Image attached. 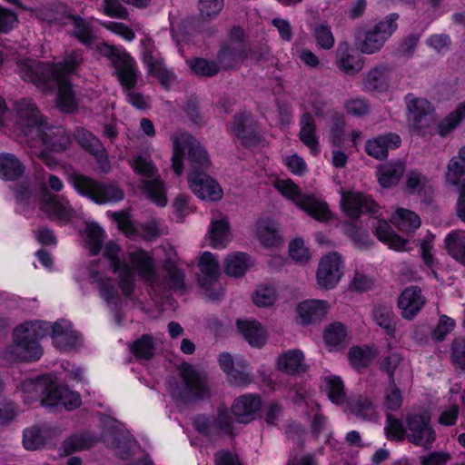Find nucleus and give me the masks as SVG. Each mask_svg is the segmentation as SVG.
<instances>
[{
	"mask_svg": "<svg viewBox=\"0 0 465 465\" xmlns=\"http://www.w3.org/2000/svg\"><path fill=\"white\" fill-rule=\"evenodd\" d=\"M84 62L82 50L65 53L63 61L57 64L42 63L31 59L17 61V73L24 81L30 82L46 93L53 89L52 83L58 87L57 106L65 113L76 108V101L69 80L71 74L78 72Z\"/></svg>",
	"mask_w": 465,
	"mask_h": 465,
	"instance_id": "f257e3e1",
	"label": "nucleus"
},
{
	"mask_svg": "<svg viewBox=\"0 0 465 465\" xmlns=\"http://www.w3.org/2000/svg\"><path fill=\"white\" fill-rule=\"evenodd\" d=\"M46 322H31L17 326L13 331V343L5 351L10 361H37L43 354L39 340L46 334Z\"/></svg>",
	"mask_w": 465,
	"mask_h": 465,
	"instance_id": "f03ea898",
	"label": "nucleus"
},
{
	"mask_svg": "<svg viewBox=\"0 0 465 465\" xmlns=\"http://www.w3.org/2000/svg\"><path fill=\"white\" fill-rule=\"evenodd\" d=\"M173 143L172 167L179 176L183 172V158L188 151L190 171L204 172L210 166V158L199 141L185 131L177 130L170 137Z\"/></svg>",
	"mask_w": 465,
	"mask_h": 465,
	"instance_id": "7ed1b4c3",
	"label": "nucleus"
},
{
	"mask_svg": "<svg viewBox=\"0 0 465 465\" xmlns=\"http://www.w3.org/2000/svg\"><path fill=\"white\" fill-rule=\"evenodd\" d=\"M398 18V15L390 14L362 32L359 31L355 36V45L358 51L366 55L381 52L386 42L397 31Z\"/></svg>",
	"mask_w": 465,
	"mask_h": 465,
	"instance_id": "20e7f679",
	"label": "nucleus"
},
{
	"mask_svg": "<svg viewBox=\"0 0 465 465\" xmlns=\"http://www.w3.org/2000/svg\"><path fill=\"white\" fill-rule=\"evenodd\" d=\"M69 183L80 195L91 199L96 204L114 203L124 197V191L118 185L103 183L84 174H70Z\"/></svg>",
	"mask_w": 465,
	"mask_h": 465,
	"instance_id": "39448f33",
	"label": "nucleus"
},
{
	"mask_svg": "<svg viewBox=\"0 0 465 465\" xmlns=\"http://www.w3.org/2000/svg\"><path fill=\"white\" fill-rule=\"evenodd\" d=\"M179 371L181 382L170 389L174 400L187 403L208 396L209 389L203 373L196 371L189 363H183Z\"/></svg>",
	"mask_w": 465,
	"mask_h": 465,
	"instance_id": "423d86ee",
	"label": "nucleus"
},
{
	"mask_svg": "<svg viewBox=\"0 0 465 465\" xmlns=\"http://www.w3.org/2000/svg\"><path fill=\"white\" fill-rule=\"evenodd\" d=\"M275 189L284 197L292 200L297 207L314 219L324 222L331 218V212L325 203L310 194H302L299 187L290 179L277 180Z\"/></svg>",
	"mask_w": 465,
	"mask_h": 465,
	"instance_id": "0eeeda50",
	"label": "nucleus"
},
{
	"mask_svg": "<svg viewBox=\"0 0 465 465\" xmlns=\"http://www.w3.org/2000/svg\"><path fill=\"white\" fill-rule=\"evenodd\" d=\"M134 171L143 178V188L150 199L159 206L167 203V198L163 182L158 175V170L149 156L137 155L130 162Z\"/></svg>",
	"mask_w": 465,
	"mask_h": 465,
	"instance_id": "6e6552de",
	"label": "nucleus"
},
{
	"mask_svg": "<svg viewBox=\"0 0 465 465\" xmlns=\"http://www.w3.org/2000/svg\"><path fill=\"white\" fill-rule=\"evenodd\" d=\"M411 127L424 134L435 123V107L428 99L408 94L404 98Z\"/></svg>",
	"mask_w": 465,
	"mask_h": 465,
	"instance_id": "1a4fd4ad",
	"label": "nucleus"
},
{
	"mask_svg": "<svg viewBox=\"0 0 465 465\" xmlns=\"http://www.w3.org/2000/svg\"><path fill=\"white\" fill-rule=\"evenodd\" d=\"M15 124L20 134L29 143L36 134H40L45 121L31 99H22L15 104Z\"/></svg>",
	"mask_w": 465,
	"mask_h": 465,
	"instance_id": "9d476101",
	"label": "nucleus"
},
{
	"mask_svg": "<svg viewBox=\"0 0 465 465\" xmlns=\"http://www.w3.org/2000/svg\"><path fill=\"white\" fill-rule=\"evenodd\" d=\"M141 48L142 60L148 74L155 77L163 87L170 86L175 81V74L165 65L153 41L149 37H144L141 40Z\"/></svg>",
	"mask_w": 465,
	"mask_h": 465,
	"instance_id": "9b49d317",
	"label": "nucleus"
},
{
	"mask_svg": "<svg viewBox=\"0 0 465 465\" xmlns=\"http://www.w3.org/2000/svg\"><path fill=\"white\" fill-rule=\"evenodd\" d=\"M407 438L411 443L430 448L435 440V432L426 412H412L406 417Z\"/></svg>",
	"mask_w": 465,
	"mask_h": 465,
	"instance_id": "f8f14e48",
	"label": "nucleus"
},
{
	"mask_svg": "<svg viewBox=\"0 0 465 465\" xmlns=\"http://www.w3.org/2000/svg\"><path fill=\"white\" fill-rule=\"evenodd\" d=\"M103 254L110 262L114 272L118 274L119 287L123 294L130 296L134 290L135 278L128 264L121 260L120 247L116 243L109 242L105 244Z\"/></svg>",
	"mask_w": 465,
	"mask_h": 465,
	"instance_id": "ddd939ff",
	"label": "nucleus"
},
{
	"mask_svg": "<svg viewBox=\"0 0 465 465\" xmlns=\"http://www.w3.org/2000/svg\"><path fill=\"white\" fill-rule=\"evenodd\" d=\"M343 262L338 252H332L322 256L316 272L317 285L322 290H331L341 281Z\"/></svg>",
	"mask_w": 465,
	"mask_h": 465,
	"instance_id": "4468645a",
	"label": "nucleus"
},
{
	"mask_svg": "<svg viewBox=\"0 0 465 465\" xmlns=\"http://www.w3.org/2000/svg\"><path fill=\"white\" fill-rule=\"evenodd\" d=\"M71 143L68 133L60 126H51L45 123L40 134L29 143L31 148H42L53 153L66 150Z\"/></svg>",
	"mask_w": 465,
	"mask_h": 465,
	"instance_id": "2eb2a0df",
	"label": "nucleus"
},
{
	"mask_svg": "<svg viewBox=\"0 0 465 465\" xmlns=\"http://www.w3.org/2000/svg\"><path fill=\"white\" fill-rule=\"evenodd\" d=\"M129 268L134 273V271L140 279L152 288H161L164 284V280L157 273L152 257L143 250L131 252L128 255Z\"/></svg>",
	"mask_w": 465,
	"mask_h": 465,
	"instance_id": "dca6fc26",
	"label": "nucleus"
},
{
	"mask_svg": "<svg viewBox=\"0 0 465 465\" xmlns=\"http://www.w3.org/2000/svg\"><path fill=\"white\" fill-rule=\"evenodd\" d=\"M187 180L190 189L199 199L217 202L223 198L222 187L205 172L189 171Z\"/></svg>",
	"mask_w": 465,
	"mask_h": 465,
	"instance_id": "f3484780",
	"label": "nucleus"
},
{
	"mask_svg": "<svg viewBox=\"0 0 465 465\" xmlns=\"http://www.w3.org/2000/svg\"><path fill=\"white\" fill-rule=\"evenodd\" d=\"M40 209L49 219L62 224L68 223L74 214V210L67 199L48 192L41 198Z\"/></svg>",
	"mask_w": 465,
	"mask_h": 465,
	"instance_id": "a211bd4d",
	"label": "nucleus"
},
{
	"mask_svg": "<svg viewBox=\"0 0 465 465\" xmlns=\"http://www.w3.org/2000/svg\"><path fill=\"white\" fill-rule=\"evenodd\" d=\"M193 424L198 431L207 435L231 434L233 421L227 409L219 408L214 419L198 416L195 418Z\"/></svg>",
	"mask_w": 465,
	"mask_h": 465,
	"instance_id": "6ab92c4d",
	"label": "nucleus"
},
{
	"mask_svg": "<svg viewBox=\"0 0 465 465\" xmlns=\"http://www.w3.org/2000/svg\"><path fill=\"white\" fill-rule=\"evenodd\" d=\"M81 404V398L77 392L67 387L57 385L54 381L50 392L42 398V406L53 408L63 406L66 410H74Z\"/></svg>",
	"mask_w": 465,
	"mask_h": 465,
	"instance_id": "aec40b11",
	"label": "nucleus"
},
{
	"mask_svg": "<svg viewBox=\"0 0 465 465\" xmlns=\"http://www.w3.org/2000/svg\"><path fill=\"white\" fill-rule=\"evenodd\" d=\"M74 137L78 143L89 152L96 159L101 170L107 173L110 170V163L106 152L100 141L89 131L84 128L76 129Z\"/></svg>",
	"mask_w": 465,
	"mask_h": 465,
	"instance_id": "412c9836",
	"label": "nucleus"
},
{
	"mask_svg": "<svg viewBox=\"0 0 465 465\" xmlns=\"http://www.w3.org/2000/svg\"><path fill=\"white\" fill-rule=\"evenodd\" d=\"M380 369L388 376V381H400L404 375H411L410 362L399 351H391L380 363Z\"/></svg>",
	"mask_w": 465,
	"mask_h": 465,
	"instance_id": "4be33fe9",
	"label": "nucleus"
},
{
	"mask_svg": "<svg viewBox=\"0 0 465 465\" xmlns=\"http://www.w3.org/2000/svg\"><path fill=\"white\" fill-rule=\"evenodd\" d=\"M425 303L426 299L417 286L406 288L398 299V307L401 312V316L406 320H412Z\"/></svg>",
	"mask_w": 465,
	"mask_h": 465,
	"instance_id": "5701e85b",
	"label": "nucleus"
},
{
	"mask_svg": "<svg viewBox=\"0 0 465 465\" xmlns=\"http://www.w3.org/2000/svg\"><path fill=\"white\" fill-rule=\"evenodd\" d=\"M341 203L344 213L351 217H359L363 213H374L375 203L367 195L359 192H348L342 194Z\"/></svg>",
	"mask_w": 465,
	"mask_h": 465,
	"instance_id": "b1692460",
	"label": "nucleus"
},
{
	"mask_svg": "<svg viewBox=\"0 0 465 465\" xmlns=\"http://www.w3.org/2000/svg\"><path fill=\"white\" fill-rule=\"evenodd\" d=\"M53 379L50 376H40L36 379H26L21 383V391L24 393L25 401L30 403L39 401L42 405V398H45L51 391Z\"/></svg>",
	"mask_w": 465,
	"mask_h": 465,
	"instance_id": "393cba45",
	"label": "nucleus"
},
{
	"mask_svg": "<svg viewBox=\"0 0 465 465\" xmlns=\"http://www.w3.org/2000/svg\"><path fill=\"white\" fill-rule=\"evenodd\" d=\"M53 344L59 350L66 351L75 347L79 342V333L72 325L64 321L57 322L51 326Z\"/></svg>",
	"mask_w": 465,
	"mask_h": 465,
	"instance_id": "a878e982",
	"label": "nucleus"
},
{
	"mask_svg": "<svg viewBox=\"0 0 465 465\" xmlns=\"http://www.w3.org/2000/svg\"><path fill=\"white\" fill-rule=\"evenodd\" d=\"M391 70L388 65H376L365 74L363 87L370 92H385L391 86Z\"/></svg>",
	"mask_w": 465,
	"mask_h": 465,
	"instance_id": "bb28decb",
	"label": "nucleus"
},
{
	"mask_svg": "<svg viewBox=\"0 0 465 465\" xmlns=\"http://www.w3.org/2000/svg\"><path fill=\"white\" fill-rule=\"evenodd\" d=\"M329 304L323 300H306L302 302L297 312L303 325L320 322L327 314Z\"/></svg>",
	"mask_w": 465,
	"mask_h": 465,
	"instance_id": "cd10ccee",
	"label": "nucleus"
},
{
	"mask_svg": "<svg viewBox=\"0 0 465 465\" xmlns=\"http://www.w3.org/2000/svg\"><path fill=\"white\" fill-rule=\"evenodd\" d=\"M262 406L259 397L248 394L236 399L232 406V411L240 423L252 421Z\"/></svg>",
	"mask_w": 465,
	"mask_h": 465,
	"instance_id": "c85d7f7f",
	"label": "nucleus"
},
{
	"mask_svg": "<svg viewBox=\"0 0 465 465\" xmlns=\"http://www.w3.org/2000/svg\"><path fill=\"white\" fill-rule=\"evenodd\" d=\"M401 143V137L397 134L389 133L369 140L365 151L369 155L382 160L387 157L389 150L398 148Z\"/></svg>",
	"mask_w": 465,
	"mask_h": 465,
	"instance_id": "c756f323",
	"label": "nucleus"
},
{
	"mask_svg": "<svg viewBox=\"0 0 465 465\" xmlns=\"http://www.w3.org/2000/svg\"><path fill=\"white\" fill-rule=\"evenodd\" d=\"M231 133L244 144L252 145L257 141L256 126L250 114L242 113L234 117Z\"/></svg>",
	"mask_w": 465,
	"mask_h": 465,
	"instance_id": "7c9ffc66",
	"label": "nucleus"
},
{
	"mask_svg": "<svg viewBox=\"0 0 465 465\" xmlns=\"http://www.w3.org/2000/svg\"><path fill=\"white\" fill-rule=\"evenodd\" d=\"M114 68L123 89L136 86L140 72L136 62L128 53L114 65Z\"/></svg>",
	"mask_w": 465,
	"mask_h": 465,
	"instance_id": "2f4dec72",
	"label": "nucleus"
},
{
	"mask_svg": "<svg viewBox=\"0 0 465 465\" xmlns=\"http://www.w3.org/2000/svg\"><path fill=\"white\" fill-rule=\"evenodd\" d=\"M276 366L280 371L290 375L304 372L306 371L304 354L299 349L288 350L277 358Z\"/></svg>",
	"mask_w": 465,
	"mask_h": 465,
	"instance_id": "473e14b6",
	"label": "nucleus"
},
{
	"mask_svg": "<svg viewBox=\"0 0 465 465\" xmlns=\"http://www.w3.org/2000/svg\"><path fill=\"white\" fill-rule=\"evenodd\" d=\"M299 138L312 154L317 155L320 153L314 119L309 112L304 113L301 117Z\"/></svg>",
	"mask_w": 465,
	"mask_h": 465,
	"instance_id": "72a5a7b5",
	"label": "nucleus"
},
{
	"mask_svg": "<svg viewBox=\"0 0 465 465\" xmlns=\"http://www.w3.org/2000/svg\"><path fill=\"white\" fill-rule=\"evenodd\" d=\"M336 64L338 68L349 75L358 74L363 67V64L350 52V45L341 42L336 52Z\"/></svg>",
	"mask_w": 465,
	"mask_h": 465,
	"instance_id": "f704fd0d",
	"label": "nucleus"
},
{
	"mask_svg": "<svg viewBox=\"0 0 465 465\" xmlns=\"http://www.w3.org/2000/svg\"><path fill=\"white\" fill-rule=\"evenodd\" d=\"M246 58L243 44L240 41L232 42L223 46L218 54V61L224 69H231Z\"/></svg>",
	"mask_w": 465,
	"mask_h": 465,
	"instance_id": "c9c22d12",
	"label": "nucleus"
},
{
	"mask_svg": "<svg viewBox=\"0 0 465 465\" xmlns=\"http://www.w3.org/2000/svg\"><path fill=\"white\" fill-rule=\"evenodd\" d=\"M375 233L379 240L395 251H406L407 241L397 235L384 220L377 221Z\"/></svg>",
	"mask_w": 465,
	"mask_h": 465,
	"instance_id": "e433bc0d",
	"label": "nucleus"
},
{
	"mask_svg": "<svg viewBox=\"0 0 465 465\" xmlns=\"http://www.w3.org/2000/svg\"><path fill=\"white\" fill-rule=\"evenodd\" d=\"M198 266L205 279L201 278L200 284L208 289L211 282L216 281L219 275V262L214 254L204 252L200 257Z\"/></svg>",
	"mask_w": 465,
	"mask_h": 465,
	"instance_id": "4c0bfd02",
	"label": "nucleus"
},
{
	"mask_svg": "<svg viewBox=\"0 0 465 465\" xmlns=\"http://www.w3.org/2000/svg\"><path fill=\"white\" fill-rule=\"evenodd\" d=\"M210 245L214 249H224L230 242L229 224L225 218L213 219L208 232Z\"/></svg>",
	"mask_w": 465,
	"mask_h": 465,
	"instance_id": "58836bf2",
	"label": "nucleus"
},
{
	"mask_svg": "<svg viewBox=\"0 0 465 465\" xmlns=\"http://www.w3.org/2000/svg\"><path fill=\"white\" fill-rule=\"evenodd\" d=\"M25 173V166L12 153H0V176L6 181H14Z\"/></svg>",
	"mask_w": 465,
	"mask_h": 465,
	"instance_id": "ea45409f",
	"label": "nucleus"
},
{
	"mask_svg": "<svg viewBox=\"0 0 465 465\" xmlns=\"http://www.w3.org/2000/svg\"><path fill=\"white\" fill-rule=\"evenodd\" d=\"M391 222L400 231L406 233L413 232L421 224L420 218L417 213L404 208H397L391 217Z\"/></svg>",
	"mask_w": 465,
	"mask_h": 465,
	"instance_id": "a19ab883",
	"label": "nucleus"
},
{
	"mask_svg": "<svg viewBox=\"0 0 465 465\" xmlns=\"http://www.w3.org/2000/svg\"><path fill=\"white\" fill-rule=\"evenodd\" d=\"M256 235L259 242L267 247L278 246L282 242L278 224L272 221H261L257 224Z\"/></svg>",
	"mask_w": 465,
	"mask_h": 465,
	"instance_id": "79ce46f5",
	"label": "nucleus"
},
{
	"mask_svg": "<svg viewBox=\"0 0 465 465\" xmlns=\"http://www.w3.org/2000/svg\"><path fill=\"white\" fill-rule=\"evenodd\" d=\"M405 171V165L398 161L381 165L377 171L378 181L382 187H391L398 183Z\"/></svg>",
	"mask_w": 465,
	"mask_h": 465,
	"instance_id": "37998d69",
	"label": "nucleus"
},
{
	"mask_svg": "<svg viewBox=\"0 0 465 465\" xmlns=\"http://www.w3.org/2000/svg\"><path fill=\"white\" fill-rule=\"evenodd\" d=\"M237 326L246 341L253 347H261L265 341V331L256 321H238Z\"/></svg>",
	"mask_w": 465,
	"mask_h": 465,
	"instance_id": "c03bdc74",
	"label": "nucleus"
},
{
	"mask_svg": "<svg viewBox=\"0 0 465 465\" xmlns=\"http://www.w3.org/2000/svg\"><path fill=\"white\" fill-rule=\"evenodd\" d=\"M465 119V100L460 102L457 106L445 116L438 124L437 130L440 136H446L455 130Z\"/></svg>",
	"mask_w": 465,
	"mask_h": 465,
	"instance_id": "a18cd8bd",
	"label": "nucleus"
},
{
	"mask_svg": "<svg viewBox=\"0 0 465 465\" xmlns=\"http://www.w3.org/2000/svg\"><path fill=\"white\" fill-rule=\"evenodd\" d=\"M250 265V258L246 253L234 252L225 259L224 271L230 276L240 277L246 272Z\"/></svg>",
	"mask_w": 465,
	"mask_h": 465,
	"instance_id": "49530a36",
	"label": "nucleus"
},
{
	"mask_svg": "<svg viewBox=\"0 0 465 465\" xmlns=\"http://www.w3.org/2000/svg\"><path fill=\"white\" fill-rule=\"evenodd\" d=\"M348 410L355 416L363 420H372L376 417V408L368 398L358 396L347 402Z\"/></svg>",
	"mask_w": 465,
	"mask_h": 465,
	"instance_id": "de8ad7c7",
	"label": "nucleus"
},
{
	"mask_svg": "<svg viewBox=\"0 0 465 465\" xmlns=\"http://www.w3.org/2000/svg\"><path fill=\"white\" fill-rule=\"evenodd\" d=\"M92 279L97 283L100 296L107 303H115L119 299V292L113 281L107 277L102 276L100 273L93 272Z\"/></svg>",
	"mask_w": 465,
	"mask_h": 465,
	"instance_id": "09e8293b",
	"label": "nucleus"
},
{
	"mask_svg": "<svg viewBox=\"0 0 465 465\" xmlns=\"http://www.w3.org/2000/svg\"><path fill=\"white\" fill-rule=\"evenodd\" d=\"M449 253L465 264V232L454 231L446 237Z\"/></svg>",
	"mask_w": 465,
	"mask_h": 465,
	"instance_id": "8fccbe9b",
	"label": "nucleus"
},
{
	"mask_svg": "<svg viewBox=\"0 0 465 465\" xmlns=\"http://www.w3.org/2000/svg\"><path fill=\"white\" fill-rule=\"evenodd\" d=\"M312 34L320 49L331 50L334 46L335 37L329 25L325 23L314 25L312 26Z\"/></svg>",
	"mask_w": 465,
	"mask_h": 465,
	"instance_id": "3c124183",
	"label": "nucleus"
},
{
	"mask_svg": "<svg viewBox=\"0 0 465 465\" xmlns=\"http://www.w3.org/2000/svg\"><path fill=\"white\" fill-rule=\"evenodd\" d=\"M445 179L448 184L459 188L465 183V165L459 162V158L452 157L448 163Z\"/></svg>",
	"mask_w": 465,
	"mask_h": 465,
	"instance_id": "603ef678",
	"label": "nucleus"
},
{
	"mask_svg": "<svg viewBox=\"0 0 465 465\" xmlns=\"http://www.w3.org/2000/svg\"><path fill=\"white\" fill-rule=\"evenodd\" d=\"M324 389L329 399L335 404L345 402L346 395L342 381L336 376L324 378Z\"/></svg>",
	"mask_w": 465,
	"mask_h": 465,
	"instance_id": "864d4df0",
	"label": "nucleus"
},
{
	"mask_svg": "<svg viewBox=\"0 0 465 465\" xmlns=\"http://www.w3.org/2000/svg\"><path fill=\"white\" fill-rule=\"evenodd\" d=\"M73 22V35L84 45L91 46L95 42V35L90 25L81 17L70 16Z\"/></svg>",
	"mask_w": 465,
	"mask_h": 465,
	"instance_id": "5fc2aeb1",
	"label": "nucleus"
},
{
	"mask_svg": "<svg viewBox=\"0 0 465 465\" xmlns=\"http://www.w3.org/2000/svg\"><path fill=\"white\" fill-rule=\"evenodd\" d=\"M403 403L401 391L397 386V381H388V386L384 391L383 405L387 410L398 411Z\"/></svg>",
	"mask_w": 465,
	"mask_h": 465,
	"instance_id": "6e6d98bb",
	"label": "nucleus"
},
{
	"mask_svg": "<svg viewBox=\"0 0 465 465\" xmlns=\"http://www.w3.org/2000/svg\"><path fill=\"white\" fill-rule=\"evenodd\" d=\"M277 299V292L272 285L261 284L252 294L253 302L259 307L272 305Z\"/></svg>",
	"mask_w": 465,
	"mask_h": 465,
	"instance_id": "4d7b16f0",
	"label": "nucleus"
},
{
	"mask_svg": "<svg viewBox=\"0 0 465 465\" xmlns=\"http://www.w3.org/2000/svg\"><path fill=\"white\" fill-rule=\"evenodd\" d=\"M86 242L93 254H97L104 240V231L95 223H89L85 227Z\"/></svg>",
	"mask_w": 465,
	"mask_h": 465,
	"instance_id": "13d9d810",
	"label": "nucleus"
},
{
	"mask_svg": "<svg viewBox=\"0 0 465 465\" xmlns=\"http://www.w3.org/2000/svg\"><path fill=\"white\" fill-rule=\"evenodd\" d=\"M374 320L388 336L394 337L396 328L393 322V312L390 308H376Z\"/></svg>",
	"mask_w": 465,
	"mask_h": 465,
	"instance_id": "bf43d9fd",
	"label": "nucleus"
},
{
	"mask_svg": "<svg viewBox=\"0 0 465 465\" xmlns=\"http://www.w3.org/2000/svg\"><path fill=\"white\" fill-rule=\"evenodd\" d=\"M187 64L191 71L200 76H213L219 71V67L215 62L203 58L188 60Z\"/></svg>",
	"mask_w": 465,
	"mask_h": 465,
	"instance_id": "052dcab7",
	"label": "nucleus"
},
{
	"mask_svg": "<svg viewBox=\"0 0 465 465\" xmlns=\"http://www.w3.org/2000/svg\"><path fill=\"white\" fill-rule=\"evenodd\" d=\"M45 443V437L41 429L31 427L24 430L23 445L28 450H35Z\"/></svg>",
	"mask_w": 465,
	"mask_h": 465,
	"instance_id": "680f3d73",
	"label": "nucleus"
},
{
	"mask_svg": "<svg viewBox=\"0 0 465 465\" xmlns=\"http://www.w3.org/2000/svg\"><path fill=\"white\" fill-rule=\"evenodd\" d=\"M331 120L330 140L333 145L340 146L342 143L345 130L344 116L339 112H333Z\"/></svg>",
	"mask_w": 465,
	"mask_h": 465,
	"instance_id": "e2e57ef3",
	"label": "nucleus"
},
{
	"mask_svg": "<svg viewBox=\"0 0 465 465\" xmlns=\"http://www.w3.org/2000/svg\"><path fill=\"white\" fill-rule=\"evenodd\" d=\"M237 366L241 368L242 371L234 369L232 373L228 375L229 381L233 386L245 387L252 381L249 365L245 361L241 360L237 361Z\"/></svg>",
	"mask_w": 465,
	"mask_h": 465,
	"instance_id": "0e129e2a",
	"label": "nucleus"
},
{
	"mask_svg": "<svg viewBox=\"0 0 465 465\" xmlns=\"http://www.w3.org/2000/svg\"><path fill=\"white\" fill-rule=\"evenodd\" d=\"M348 357L351 366L355 369L367 367L371 360V351L369 348L353 347L350 350Z\"/></svg>",
	"mask_w": 465,
	"mask_h": 465,
	"instance_id": "69168bd1",
	"label": "nucleus"
},
{
	"mask_svg": "<svg viewBox=\"0 0 465 465\" xmlns=\"http://www.w3.org/2000/svg\"><path fill=\"white\" fill-rule=\"evenodd\" d=\"M132 351L138 358L145 360L152 358L154 351V344L152 337L149 335H143L139 340L133 343Z\"/></svg>",
	"mask_w": 465,
	"mask_h": 465,
	"instance_id": "338daca9",
	"label": "nucleus"
},
{
	"mask_svg": "<svg viewBox=\"0 0 465 465\" xmlns=\"http://www.w3.org/2000/svg\"><path fill=\"white\" fill-rule=\"evenodd\" d=\"M346 338V331L342 324L337 322L330 325L324 332V341L327 345L336 347L342 343Z\"/></svg>",
	"mask_w": 465,
	"mask_h": 465,
	"instance_id": "774afa93",
	"label": "nucleus"
}]
</instances>
